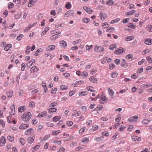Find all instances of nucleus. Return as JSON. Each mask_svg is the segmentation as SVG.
Masks as SVG:
<instances>
[{
    "instance_id": "f257e3e1",
    "label": "nucleus",
    "mask_w": 152,
    "mask_h": 152,
    "mask_svg": "<svg viewBox=\"0 0 152 152\" xmlns=\"http://www.w3.org/2000/svg\"><path fill=\"white\" fill-rule=\"evenodd\" d=\"M32 117L31 113L27 112L24 113L21 116V120L25 122H27L31 119Z\"/></svg>"
},
{
    "instance_id": "f03ea898",
    "label": "nucleus",
    "mask_w": 152,
    "mask_h": 152,
    "mask_svg": "<svg viewBox=\"0 0 152 152\" xmlns=\"http://www.w3.org/2000/svg\"><path fill=\"white\" fill-rule=\"evenodd\" d=\"M104 48L102 46L96 45L95 46L94 50L95 51L97 52H100L104 51Z\"/></svg>"
},
{
    "instance_id": "7ed1b4c3",
    "label": "nucleus",
    "mask_w": 152,
    "mask_h": 152,
    "mask_svg": "<svg viewBox=\"0 0 152 152\" xmlns=\"http://www.w3.org/2000/svg\"><path fill=\"white\" fill-rule=\"evenodd\" d=\"M126 51V49L123 48H120L114 52V53L116 55H119L122 53H124Z\"/></svg>"
},
{
    "instance_id": "20e7f679",
    "label": "nucleus",
    "mask_w": 152,
    "mask_h": 152,
    "mask_svg": "<svg viewBox=\"0 0 152 152\" xmlns=\"http://www.w3.org/2000/svg\"><path fill=\"white\" fill-rule=\"evenodd\" d=\"M35 139V135H34L33 134L31 135V136L28 138L27 141L28 143L30 144H32L34 141Z\"/></svg>"
},
{
    "instance_id": "39448f33",
    "label": "nucleus",
    "mask_w": 152,
    "mask_h": 152,
    "mask_svg": "<svg viewBox=\"0 0 152 152\" xmlns=\"http://www.w3.org/2000/svg\"><path fill=\"white\" fill-rule=\"evenodd\" d=\"M132 141L135 143H137L141 140V138L136 136H132Z\"/></svg>"
},
{
    "instance_id": "423d86ee",
    "label": "nucleus",
    "mask_w": 152,
    "mask_h": 152,
    "mask_svg": "<svg viewBox=\"0 0 152 152\" xmlns=\"http://www.w3.org/2000/svg\"><path fill=\"white\" fill-rule=\"evenodd\" d=\"M138 118V116L137 115H134L133 116H132L130 117L128 119L129 121L131 122H136L137 121V119Z\"/></svg>"
},
{
    "instance_id": "0eeeda50",
    "label": "nucleus",
    "mask_w": 152,
    "mask_h": 152,
    "mask_svg": "<svg viewBox=\"0 0 152 152\" xmlns=\"http://www.w3.org/2000/svg\"><path fill=\"white\" fill-rule=\"evenodd\" d=\"M99 15L101 20H104L107 17L106 14L102 12H101L100 13Z\"/></svg>"
},
{
    "instance_id": "6e6552de",
    "label": "nucleus",
    "mask_w": 152,
    "mask_h": 152,
    "mask_svg": "<svg viewBox=\"0 0 152 152\" xmlns=\"http://www.w3.org/2000/svg\"><path fill=\"white\" fill-rule=\"evenodd\" d=\"M6 143V139L4 136H2L1 137L0 142V145L1 146H4V145Z\"/></svg>"
},
{
    "instance_id": "1a4fd4ad",
    "label": "nucleus",
    "mask_w": 152,
    "mask_h": 152,
    "mask_svg": "<svg viewBox=\"0 0 152 152\" xmlns=\"http://www.w3.org/2000/svg\"><path fill=\"white\" fill-rule=\"evenodd\" d=\"M34 132V130L31 128L28 129L25 132V134L26 135H29Z\"/></svg>"
},
{
    "instance_id": "9d476101",
    "label": "nucleus",
    "mask_w": 152,
    "mask_h": 152,
    "mask_svg": "<svg viewBox=\"0 0 152 152\" xmlns=\"http://www.w3.org/2000/svg\"><path fill=\"white\" fill-rule=\"evenodd\" d=\"M122 62L121 63V66L122 67L124 68H127L128 67V64L126 63V61L124 59H122Z\"/></svg>"
},
{
    "instance_id": "9b49d317",
    "label": "nucleus",
    "mask_w": 152,
    "mask_h": 152,
    "mask_svg": "<svg viewBox=\"0 0 152 152\" xmlns=\"http://www.w3.org/2000/svg\"><path fill=\"white\" fill-rule=\"evenodd\" d=\"M39 70V68L37 66H34L31 67L30 70V72L33 73L37 72Z\"/></svg>"
},
{
    "instance_id": "f8f14e48",
    "label": "nucleus",
    "mask_w": 152,
    "mask_h": 152,
    "mask_svg": "<svg viewBox=\"0 0 152 152\" xmlns=\"http://www.w3.org/2000/svg\"><path fill=\"white\" fill-rule=\"evenodd\" d=\"M47 114L46 111H43L39 113L37 117L39 118H42L45 117Z\"/></svg>"
},
{
    "instance_id": "ddd939ff",
    "label": "nucleus",
    "mask_w": 152,
    "mask_h": 152,
    "mask_svg": "<svg viewBox=\"0 0 152 152\" xmlns=\"http://www.w3.org/2000/svg\"><path fill=\"white\" fill-rule=\"evenodd\" d=\"M151 86H152V85L149 83L144 84L141 86V88L142 89L146 88Z\"/></svg>"
},
{
    "instance_id": "4468645a",
    "label": "nucleus",
    "mask_w": 152,
    "mask_h": 152,
    "mask_svg": "<svg viewBox=\"0 0 152 152\" xmlns=\"http://www.w3.org/2000/svg\"><path fill=\"white\" fill-rule=\"evenodd\" d=\"M35 64V61L34 59H33L29 61L27 64V66L28 67L34 65Z\"/></svg>"
},
{
    "instance_id": "2eb2a0df",
    "label": "nucleus",
    "mask_w": 152,
    "mask_h": 152,
    "mask_svg": "<svg viewBox=\"0 0 152 152\" xmlns=\"http://www.w3.org/2000/svg\"><path fill=\"white\" fill-rule=\"evenodd\" d=\"M107 100V99L106 97L104 95H102L101 98L100 100V103L102 104H103L105 103Z\"/></svg>"
},
{
    "instance_id": "dca6fc26",
    "label": "nucleus",
    "mask_w": 152,
    "mask_h": 152,
    "mask_svg": "<svg viewBox=\"0 0 152 152\" xmlns=\"http://www.w3.org/2000/svg\"><path fill=\"white\" fill-rule=\"evenodd\" d=\"M73 113H72V116H75L76 117L80 115L81 114V112L80 111L77 112L76 110H74Z\"/></svg>"
},
{
    "instance_id": "f3484780",
    "label": "nucleus",
    "mask_w": 152,
    "mask_h": 152,
    "mask_svg": "<svg viewBox=\"0 0 152 152\" xmlns=\"http://www.w3.org/2000/svg\"><path fill=\"white\" fill-rule=\"evenodd\" d=\"M29 126V125L28 124H25L23 125L20 126L19 128L20 129H25L28 128Z\"/></svg>"
},
{
    "instance_id": "a211bd4d",
    "label": "nucleus",
    "mask_w": 152,
    "mask_h": 152,
    "mask_svg": "<svg viewBox=\"0 0 152 152\" xmlns=\"http://www.w3.org/2000/svg\"><path fill=\"white\" fill-rule=\"evenodd\" d=\"M83 9L87 13L89 14H91L93 12V11L91 9L89 8L86 7H83Z\"/></svg>"
},
{
    "instance_id": "6ab92c4d",
    "label": "nucleus",
    "mask_w": 152,
    "mask_h": 152,
    "mask_svg": "<svg viewBox=\"0 0 152 152\" xmlns=\"http://www.w3.org/2000/svg\"><path fill=\"white\" fill-rule=\"evenodd\" d=\"M89 80L90 81L93 83H97V79L94 76H91L89 78Z\"/></svg>"
},
{
    "instance_id": "aec40b11",
    "label": "nucleus",
    "mask_w": 152,
    "mask_h": 152,
    "mask_svg": "<svg viewBox=\"0 0 152 152\" xmlns=\"http://www.w3.org/2000/svg\"><path fill=\"white\" fill-rule=\"evenodd\" d=\"M151 121V120H148L147 119H145L142 121V123L143 124L147 125Z\"/></svg>"
},
{
    "instance_id": "412c9836",
    "label": "nucleus",
    "mask_w": 152,
    "mask_h": 152,
    "mask_svg": "<svg viewBox=\"0 0 152 152\" xmlns=\"http://www.w3.org/2000/svg\"><path fill=\"white\" fill-rule=\"evenodd\" d=\"M15 107L14 104H12L10 107V109L11 110V111L10 112V113L11 115H14L15 113Z\"/></svg>"
},
{
    "instance_id": "4be33fe9",
    "label": "nucleus",
    "mask_w": 152,
    "mask_h": 152,
    "mask_svg": "<svg viewBox=\"0 0 152 152\" xmlns=\"http://www.w3.org/2000/svg\"><path fill=\"white\" fill-rule=\"evenodd\" d=\"M89 139L88 137H85L83 138L81 140V142L84 143H88L89 141Z\"/></svg>"
},
{
    "instance_id": "5701e85b",
    "label": "nucleus",
    "mask_w": 152,
    "mask_h": 152,
    "mask_svg": "<svg viewBox=\"0 0 152 152\" xmlns=\"http://www.w3.org/2000/svg\"><path fill=\"white\" fill-rule=\"evenodd\" d=\"M134 38V36H129L126 37L125 38V40L126 41H129L133 39Z\"/></svg>"
},
{
    "instance_id": "b1692460",
    "label": "nucleus",
    "mask_w": 152,
    "mask_h": 152,
    "mask_svg": "<svg viewBox=\"0 0 152 152\" xmlns=\"http://www.w3.org/2000/svg\"><path fill=\"white\" fill-rule=\"evenodd\" d=\"M57 109L56 108L53 107H50L48 110V112L49 113H55L56 112Z\"/></svg>"
},
{
    "instance_id": "393cba45",
    "label": "nucleus",
    "mask_w": 152,
    "mask_h": 152,
    "mask_svg": "<svg viewBox=\"0 0 152 152\" xmlns=\"http://www.w3.org/2000/svg\"><path fill=\"white\" fill-rule=\"evenodd\" d=\"M60 44L61 47L64 48L66 46L67 44L66 42L64 40H62L60 41Z\"/></svg>"
},
{
    "instance_id": "a878e982",
    "label": "nucleus",
    "mask_w": 152,
    "mask_h": 152,
    "mask_svg": "<svg viewBox=\"0 0 152 152\" xmlns=\"http://www.w3.org/2000/svg\"><path fill=\"white\" fill-rule=\"evenodd\" d=\"M146 45H150L152 44V40L150 38L146 39L144 41Z\"/></svg>"
},
{
    "instance_id": "bb28decb",
    "label": "nucleus",
    "mask_w": 152,
    "mask_h": 152,
    "mask_svg": "<svg viewBox=\"0 0 152 152\" xmlns=\"http://www.w3.org/2000/svg\"><path fill=\"white\" fill-rule=\"evenodd\" d=\"M55 48V46L54 45H52L49 46L46 50L47 51L51 50H54Z\"/></svg>"
},
{
    "instance_id": "cd10ccee",
    "label": "nucleus",
    "mask_w": 152,
    "mask_h": 152,
    "mask_svg": "<svg viewBox=\"0 0 152 152\" xmlns=\"http://www.w3.org/2000/svg\"><path fill=\"white\" fill-rule=\"evenodd\" d=\"M12 45L11 44H7L4 48V50L6 51H8L9 49L12 48Z\"/></svg>"
},
{
    "instance_id": "c85d7f7f",
    "label": "nucleus",
    "mask_w": 152,
    "mask_h": 152,
    "mask_svg": "<svg viewBox=\"0 0 152 152\" xmlns=\"http://www.w3.org/2000/svg\"><path fill=\"white\" fill-rule=\"evenodd\" d=\"M61 34L60 32H58L57 34L53 35L51 37L52 39H57L59 36Z\"/></svg>"
},
{
    "instance_id": "c756f323",
    "label": "nucleus",
    "mask_w": 152,
    "mask_h": 152,
    "mask_svg": "<svg viewBox=\"0 0 152 152\" xmlns=\"http://www.w3.org/2000/svg\"><path fill=\"white\" fill-rule=\"evenodd\" d=\"M40 147V145H37L35 146L31 149L32 151L33 152L37 151L39 148Z\"/></svg>"
},
{
    "instance_id": "7c9ffc66",
    "label": "nucleus",
    "mask_w": 152,
    "mask_h": 152,
    "mask_svg": "<svg viewBox=\"0 0 152 152\" xmlns=\"http://www.w3.org/2000/svg\"><path fill=\"white\" fill-rule=\"evenodd\" d=\"M81 76L85 78L87 77L88 75V73L86 71H83L81 74Z\"/></svg>"
},
{
    "instance_id": "2f4dec72",
    "label": "nucleus",
    "mask_w": 152,
    "mask_h": 152,
    "mask_svg": "<svg viewBox=\"0 0 152 152\" xmlns=\"http://www.w3.org/2000/svg\"><path fill=\"white\" fill-rule=\"evenodd\" d=\"M25 109V106H20L18 108V111L19 112L22 113L24 111Z\"/></svg>"
},
{
    "instance_id": "473e14b6",
    "label": "nucleus",
    "mask_w": 152,
    "mask_h": 152,
    "mask_svg": "<svg viewBox=\"0 0 152 152\" xmlns=\"http://www.w3.org/2000/svg\"><path fill=\"white\" fill-rule=\"evenodd\" d=\"M116 117L117 118L115 119V121L117 123H118L121 120V115L120 114H118Z\"/></svg>"
},
{
    "instance_id": "72a5a7b5",
    "label": "nucleus",
    "mask_w": 152,
    "mask_h": 152,
    "mask_svg": "<svg viewBox=\"0 0 152 152\" xmlns=\"http://www.w3.org/2000/svg\"><path fill=\"white\" fill-rule=\"evenodd\" d=\"M42 86L43 88L45 93H46L47 92L48 90L46 84L45 83H42Z\"/></svg>"
},
{
    "instance_id": "f704fd0d",
    "label": "nucleus",
    "mask_w": 152,
    "mask_h": 152,
    "mask_svg": "<svg viewBox=\"0 0 152 152\" xmlns=\"http://www.w3.org/2000/svg\"><path fill=\"white\" fill-rule=\"evenodd\" d=\"M136 12V10H133L131 11L127 12L126 13V15H132Z\"/></svg>"
},
{
    "instance_id": "c9c22d12",
    "label": "nucleus",
    "mask_w": 152,
    "mask_h": 152,
    "mask_svg": "<svg viewBox=\"0 0 152 152\" xmlns=\"http://www.w3.org/2000/svg\"><path fill=\"white\" fill-rule=\"evenodd\" d=\"M65 7L67 9H69L71 8L72 5L69 2H68L66 4Z\"/></svg>"
},
{
    "instance_id": "e433bc0d",
    "label": "nucleus",
    "mask_w": 152,
    "mask_h": 152,
    "mask_svg": "<svg viewBox=\"0 0 152 152\" xmlns=\"http://www.w3.org/2000/svg\"><path fill=\"white\" fill-rule=\"evenodd\" d=\"M120 20H121V19L120 18H116L115 19L112 20L111 21L110 23L111 24H113L114 23H118L120 21Z\"/></svg>"
},
{
    "instance_id": "4c0bfd02",
    "label": "nucleus",
    "mask_w": 152,
    "mask_h": 152,
    "mask_svg": "<svg viewBox=\"0 0 152 152\" xmlns=\"http://www.w3.org/2000/svg\"><path fill=\"white\" fill-rule=\"evenodd\" d=\"M86 89L88 91L91 92H95V90L94 89V88L91 86H87L86 87Z\"/></svg>"
},
{
    "instance_id": "58836bf2",
    "label": "nucleus",
    "mask_w": 152,
    "mask_h": 152,
    "mask_svg": "<svg viewBox=\"0 0 152 152\" xmlns=\"http://www.w3.org/2000/svg\"><path fill=\"white\" fill-rule=\"evenodd\" d=\"M19 140L21 145H23L25 144V140L23 138H20L19 139Z\"/></svg>"
},
{
    "instance_id": "ea45409f",
    "label": "nucleus",
    "mask_w": 152,
    "mask_h": 152,
    "mask_svg": "<svg viewBox=\"0 0 152 152\" xmlns=\"http://www.w3.org/2000/svg\"><path fill=\"white\" fill-rule=\"evenodd\" d=\"M84 83L83 80H79L77 81L75 84V86H76L79 85H81Z\"/></svg>"
},
{
    "instance_id": "a19ab883",
    "label": "nucleus",
    "mask_w": 152,
    "mask_h": 152,
    "mask_svg": "<svg viewBox=\"0 0 152 152\" xmlns=\"http://www.w3.org/2000/svg\"><path fill=\"white\" fill-rule=\"evenodd\" d=\"M67 88V86L65 85H62L60 87V89L62 91L66 90Z\"/></svg>"
},
{
    "instance_id": "79ce46f5",
    "label": "nucleus",
    "mask_w": 152,
    "mask_h": 152,
    "mask_svg": "<svg viewBox=\"0 0 152 152\" xmlns=\"http://www.w3.org/2000/svg\"><path fill=\"white\" fill-rule=\"evenodd\" d=\"M146 29L148 31L152 32V25H148L146 27Z\"/></svg>"
},
{
    "instance_id": "37998d69",
    "label": "nucleus",
    "mask_w": 152,
    "mask_h": 152,
    "mask_svg": "<svg viewBox=\"0 0 152 152\" xmlns=\"http://www.w3.org/2000/svg\"><path fill=\"white\" fill-rule=\"evenodd\" d=\"M108 91L109 92V94L110 96H113L114 94V92L110 88L108 89Z\"/></svg>"
},
{
    "instance_id": "c03bdc74",
    "label": "nucleus",
    "mask_w": 152,
    "mask_h": 152,
    "mask_svg": "<svg viewBox=\"0 0 152 152\" xmlns=\"http://www.w3.org/2000/svg\"><path fill=\"white\" fill-rule=\"evenodd\" d=\"M7 95L8 97L11 98L13 96V91H9L7 93Z\"/></svg>"
},
{
    "instance_id": "a18cd8bd",
    "label": "nucleus",
    "mask_w": 152,
    "mask_h": 152,
    "mask_svg": "<svg viewBox=\"0 0 152 152\" xmlns=\"http://www.w3.org/2000/svg\"><path fill=\"white\" fill-rule=\"evenodd\" d=\"M61 118V117L60 116H55L53 118V121L56 122L59 121Z\"/></svg>"
},
{
    "instance_id": "49530a36",
    "label": "nucleus",
    "mask_w": 152,
    "mask_h": 152,
    "mask_svg": "<svg viewBox=\"0 0 152 152\" xmlns=\"http://www.w3.org/2000/svg\"><path fill=\"white\" fill-rule=\"evenodd\" d=\"M61 131L60 130L54 131L52 132V134L53 135H56L61 133Z\"/></svg>"
},
{
    "instance_id": "de8ad7c7",
    "label": "nucleus",
    "mask_w": 152,
    "mask_h": 152,
    "mask_svg": "<svg viewBox=\"0 0 152 152\" xmlns=\"http://www.w3.org/2000/svg\"><path fill=\"white\" fill-rule=\"evenodd\" d=\"M7 139L11 142L13 141L14 140V137L13 136H8L7 137Z\"/></svg>"
},
{
    "instance_id": "09e8293b",
    "label": "nucleus",
    "mask_w": 152,
    "mask_h": 152,
    "mask_svg": "<svg viewBox=\"0 0 152 152\" xmlns=\"http://www.w3.org/2000/svg\"><path fill=\"white\" fill-rule=\"evenodd\" d=\"M87 92L86 91H82L79 92V95L80 96H85L87 94Z\"/></svg>"
},
{
    "instance_id": "8fccbe9b",
    "label": "nucleus",
    "mask_w": 152,
    "mask_h": 152,
    "mask_svg": "<svg viewBox=\"0 0 152 152\" xmlns=\"http://www.w3.org/2000/svg\"><path fill=\"white\" fill-rule=\"evenodd\" d=\"M90 19L88 18H84L82 19L83 22L85 23H87L90 21Z\"/></svg>"
},
{
    "instance_id": "3c124183",
    "label": "nucleus",
    "mask_w": 152,
    "mask_h": 152,
    "mask_svg": "<svg viewBox=\"0 0 152 152\" xmlns=\"http://www.w3.org/2000/svg\"><path fill=\"white\" fill-rule=\"evenodd\" d=\"M118 75L117 73L115 72H113L111 74V77L114 78L116 77Z\"/></svg>"
},
{
    "instance_id": "603ef678",
    "label": "nucleus",
    "mask_w": 152,
    "mask_h": 152,
    "mask_svg": "<svg viewBox=\"0 0 152 152\" xmlns=\"http://www.w3.org/2000/svg\"><path fill=\"white\" fill-rule=\"evenodd\" d=\"M86 129L85 127H83L81 128L79 131V133L80 134H82L83 133L85 132Z\"/></svg>"
},
{
    "instance_id": "864d4df0",
    "label": "nucleus",
    "mask_w": 152,
    "mask_h": 152,
    "mask_svg": "<svg viewBox=\"0 0 152 152\" xmlns=\"http://www.w3.org/2000/svg\"><path fill=\"white\" fill-rule=\"evenodd\" d=\"M86 50H87L89 51L91 49H92L93 47V46L92 45H86Z\"/></svg>"
},
{
    "instance_id": "5fc2aeb1",
    "label": "nucleus",
    "mask_w": 152,
    "mask_h": 152,
    "mask_svg": "<svg viewBox=\"0 0 152 152\" xmlns=\"http://www.w3.org/2000/svg\"><path fill=\"white\" fill-rule=\"evenodd\" d=\"M85 147V146L84 145L80 146L79 147H77L75 148V150L77 151H79L80 149H83Z\"/></svg>"
},
{
    "instance_id": "6e6d98bb",
    "label": "nucleus",
    "mask_w": 152,
    "mask_h": 152,
    "mask_svg": "<svg viewBox=\"0 0 152 152\" xmlns=\"http://www.w3.org/2000/svg\"><path fill=\"white\" fill-rule=\"evenodd\" d=\"M81 41V39H78L73 42L72 44L73 45H75L76 44L80 43Z\"/></svg>"
},
{
    "instance_id": "4d7b16f0",
    "label": "nucleus",
    "mask_w": 152,
    "mask_h": 152,
    "mask_svg": "<svg viewBox=\"0 0 152 152\" xmlns=\"http://www.w3.org/2000/svg\"><path fill=\"white\" fill-rule=\"evenodd\" d=\"M98 126L96 125H93L92 128V130L94 132L98 128Z\"/></svg>"
},
{
    "instance_id": "13d9d810",
    "label": "nucleus",
    "mask_w": 152,
    "mask_h": 152,
    "mask_svg": "<svg viewBox=\"0 0 152 152\" xmlns=\"http://www.w3.org/2000/svg\"><path fill=\"white\" fill-rule=\"evenodd\" d=\"M29 107L31 108H33L35 106V103L33 101L31 102L29 104Z\"/></svg>"
},
{
    "instance_id": "bf43d9fd",
    "label": "nucleus",
    "mask_w": 152,
    "mask_h": 152,
    "mask_svg": "<svg viewBox=\"0 0 152 152\" xmlns=\"http://www.w3.org/2000/svg\"><path fill=\"white\" fill-rule=\"evenodd\" d=\"M117 45L116 44L112 45L110 46V49L111 50H113L116 48Z\"/></svg>"
},
{
    "instance_id": "052dcab7",
    "label": "nucleus",
    "mask_w": 152,
    "mask_h": 152,
    "mask_svg": "<svg viewBox=\"0 0 152 152\" xmlns=\"http://www.w3.org/2000/svg\"><path fill=\"white\" fill-rule=\"evenodd\" d=\"M58 104V103H57L56 102H53V103H51L49 105V107H54V106L57 105Z\"/></svg>"
},
{
    "instance_id": "680f3d73",
    "label": "nucleus",
    "mask_w": 152,
    "mask_h": 152,
    "mask_svg": "<svg viewBox=\"0 0 152 152\" xmlns=\"http://www.w3.org/2000/svg\"><path fill=\"white\" fill-rule=\"evenodd\" d=\"M66 124L67 126L69 127L72 126L73 124V123L72 121H69L66 122Z\"/></svg>"
},
{
    "instance_id": "e2e57ef3",
    "label": "nucleus",
    "mask_w": 152,
    "mask_h": 152,
    "mask_svg": "<svg viewBox=\"0 0 152 152\" xmlns=\"http://www.w3.org/2000/svg\"><path fill=\"white\" fill-rule=\"evenodd\" d=\"M114 2L113 0H109L107 1L106 2V4L107 5H111L114 4Z\"/></svg>"
},
{
    "instance_id": "0e129e2a",
    "label": "nucleus",
    "mask_w": 152,
    "mask_h": 152,
    "mask_svg": "<svg viewBox=\"0 0 152 152\" xmlns=\"http://www.w3.org/2000/svg\"><path fill=\"white\" fill-rule=\"evenodd\" d=\"M46 124L47 126L50 127H53L54 126V124L50 122L47 123Z\"/></svg>"
},
{
    "instance_id": "69168bd1",
    "label": "nucleus",
    "mask_w": 152,
    "mask_h": 152,
    "mask_svg": "<svg viewBox=\"0 0 152 152\" xmlns=\"http://www.w3.org/2000/svg\"><path fill=\"white\" fill-rule=\"evenodd\" d=\"M102 136L108 137L109 136V134L107 131L103 132L102 133Z\"/></svg>"
},
{
    "instance_id": "338daca9",
    "label": "nucleus",
    "mask_w": 152,
    "mask_h": 152,
    "mask_svg": "<svg viewBox=\"0 0 152 152\" xmlns=\"http://www.w3.org/2000/svg\"><path fill=\"white\" fill-rule=\"evenodd\" d=\"M50 135H45L43 137V138L42 140V141H45L47 140H48L49 139V138H50Z\"/></svg>"
},
{
    "instance_id": "774afa93",
    "label": "nucleus",
    "mask_w": 152,
    "mask_h": 152,
    "mask_svg": "<svg viewBox=\"0 0 152 152\" xmlns=\"http://www.w3.org/2000/svg\"><path fill=\"white\" fill-rule=\"evenodd\" d=\"M23 35L22 34H20L17 37L16 39L18 40H20L23 37Z\"/></svg>"
}]
</instances>
